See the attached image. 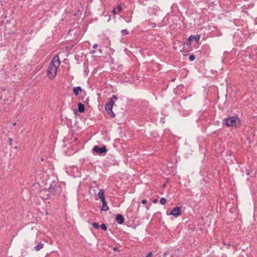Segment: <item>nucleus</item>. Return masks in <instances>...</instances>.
<instances>
[{"mask_svg": "<svg viewBox=\"0 0 257 257\" xmlns=\"http://www.w3.org/2000/svg\"><path fill=\"white\" fill-rule=\"evenodd\" d=\"M78 110L80 113H83L85 110L84 105L81 102L78 104Z\"/></svg>", "mask_w": 257, "mask_h": 257, "instance_id": "10", "label": "nucleus"}, {"mask_svg": "<svg viewBox=\"0 0 257 257\" xmlns=\"http://www.w3.org/2000/svg\"><path fill=\"white\" fill-rule=\"evenodd\" d=\"M92 225L95 228H98L99 226L98 223L97 222H93Z\"/></svg>", "mask_w": 257, "mask_h": 257, "instance_id": "19", "label": "nucleus"}, {"mask_svg": "<svg viewBox=\"0 0 257 257\" xmlns=\"http://www.w3.org/2000/svg\"><path fill=\"white\" fill-rule=\"evenodd\" d=\"M195 56L194 55H191L189 56V59L190 61H193L195 60Z\"/></svg>", "mask_w": 257, "mask_h": 257, "instance_id": "18", "label": "nucleus"}, {"mask_svg": "<svg viewBox=\"0 0 257 257\" xmlns=\"http://www.w3.org/2000/svg\"><path fill=\"white\" fill-rule=\"evenodd\" d=\"M44 243L42 242L39 243V244L34 247V249L38 251L44 247Z\"/></svg>", "mask_w": 257, "mask_h": 257, "instance_id": "12", "label": "nucleus"}, {"mask_svg": "<svg viewBox=\"0 0 257 257\" xmlns=\"http://www.w3.org/2000/svg\"><path fill=\"white\" fill-rule=\"evenodd\" d=\"M60 62L59 57L58 56L56 55L53 57L52 61L50 64H52L53 65H56L58 67L60 65Z\"/></svg>", "mask_w": 257, "mask_h": 257, "instance_id": "8", "label": "nucleus"}, {"mask_svg": "<svg viewBox=\"0 0 257 257\" xmlns=\"http://www.w3.org/2000/svg\"><path fill=\"white\" fill-rule=\"evenodd\" d=\"M117 96L115 95H113L112 97L109 99V102L105 105V109L106 111L111 117H114L115 116V115L112 111V109L114 102L117 100Z\"/></svg>", "mask_w": 257, "mask_h": 257, "instance_id": "3", "label": "nucleus"}, {"mask_svg": "<svg viewBox=\"0 0 257 257\" xmlns=\"http://www.w3.org/2000/svg\"><path fill=\"white\" fill-rule=\"evenodd\" d=\"M62 191V187L58 184L57 181L52 182L47 190H44L42 193H45L47 195L46 199H50L51 196H58Z\"/></svg>", "mask_w": 257, "mask_h": 257, "instance_id": "1", "label": "nucleus"}, {"mask_svg": "<svg viewBox=\"0 0 257 257\" xmlns=\"http://www.w3.org/2000/svg\"><path fill=\"white\" fill-rule=\"evenodd\" d=\"M16 124V122H14V123H13V125H15Z\"/></svg>", "mask_w": 257, "mask_h": 257, "instance_id": "32", "label": "nucleus"}, {"mask_svg": "<svg viewBox=\"0 0 257 257\" xmlns=\"http://www.w3.org/2000/svg\"><path fill=\"white\" fill-rule=\"evenodd\" d=\"M112 13L114 14V15H115L116 14V9H114L112 10Z\"/></svg>", "mask_w": 257, "mask_h": 257, "instance_id": "27", "label": "nucleus"}, {"mask_svg": "<svg viewBox=\"0 0 257 257\" xmlns=\"http://www.w3.org/2000/svg\"><path fill=\"white\" fill-rule=\"evenodd\" d=\"M121 33L122 35L123 36L126 35L128 34V32L126 29L122 30L121 31Z\"/></svg>", "mask_w": 257, "mask_h": 257, "instance_id": "17", "label": "nucleus"}, {"mask_svg": "<svg viewBox=\"0 0 257 257\" xmlns=\"http://www.w3.org/2000/svg\"><path fill=\"white\" fill-rule=\"evenodd\" d=\"M230 246H231V244H230V243H229L228 244H227V246H228V247H229Z\"/></svg>", "mask_w": 257, "mask_h": 257, "instance_id": "31", "label": "nucleus"}, {"mask_svg": "<svg viewBox=\"0 0 257 257\" xmlns=\"http://www.w3.org/2000/svg\"><path fill=\"white\" fill-rule=\"evenodd\" d=\"M170 214L175 217L180 216L181 214V207H175L171 211Z\"/></svg>", "mask_w": 257, "mask_h": 257, "instance_id": "6", "label": "nucleus"}, {"mask_svg": "<svg viewBox=\"0 0 257 257\" xmlns=\"http://www.w3.org/2000/svg\"><path fill=\"white\" fill-rule=\"evenodd\" d=\"M152 255V252H150L149 253H148L147 254V255H146V257H151Z\"/></svg>", "mask_w": 257, "mask_h": 257, "instance_id": "24", "label": "nucleus"}, {"mask_svg": "<svg viewBox=\"0 0 257 257\" xmlns=\"http://www.w3.org/2000/svg\"><path fill=\"white\" fill-rule=\"evenodd\" d=\"M115 220L119 224H122L124 221L123 216L119 214L116 215Z\"/></svg>", "mask_w": 257, "mask_h": 257, "instance_id": "9", "label": "nucleus"}, {"mask_svg": "<svg viewBox=\"0 0 257 257\" xmlns=\"http://www.w3.org/2000/svg\"><path fill=\"white\" fill-rule=\"evenodd\" d=\"M168 254V252L166 251L165 252H164V254H163V256L165 257L167 255V254Z\"/></svg>", "mask_w": 257, "mask_h": 257, "instance_id": "29", "label": "nucleus"}, {"mask_svg": "<svg viewBox=\"0 0 257 257\" xmlns=\"http://www.w3.org/2000/svg\"><path fill=\"white\" fill-rule=\"evenodd\" d=\"M172 81H175V79H173L172 80Z\"/></svg>", "mask_w": 257, "mask_h": 257, "instance_id": "34", "label": "nucleus"}, {"mask_svg": "<svg viewBox=\"0 0 257 257\" xmlns=\"http://www.w3.org/2000/svg\"><path fill=\"white\" fill-rule=\"evenodd\" d=\"M82 91L81 87L80 86L75 87L73 88V92L75 96L79 94V92Z\"/></svg>", "mask_w": 257, "mask_h": 257, "instance_id": "11", "label": "nucleus"}, {"mask_svg": "<svg viewBox=\"0 0 257 257\" xmlns=\"http://www.w3.org/2000/svg\"><path fill=\"white\" fill-rule=\"evenodd\" d=\"M239 118L236 116H232L223 119V124L227 126L237 127L240 124Z\"/></svg>", "mask_w": 257, "mask_h": 257, "instance_id": "2", "label": "nucleus"}, {"mask_svg": "<svg viewBox=\"0 0 257 257\" xmlns=\"http://www.w3.org/2000/svg\"><path fill=\"white\" fill-rule=\"evenodd\" d=\"M8 141H9V145L12 146V142H13V139L12 138H9Z\"/></svg>", "mask_w": 257, "mask_h": 257, "instance_id": "20", "label": "nucleus"}, {"mask_svg": "<svg viewBox=\"0 0 257 257\" xmlns=\"http://www.w3.org/2000/svg\"><path fill=\"white\" fill-rule=\"evenodd\" d=\"M200 38V35H191L189 37V38L186 40L185 43L186 45H190V42L191 41H195L196 42H198Z\"/></svg>", "mask_w": 257, "mask_h": 257, "instance_id": "5", "label": "nucleus"}, {"mask_svg": "<svg viewBox=\"0 0 257 257\" xmlns=\"http://www.w3.org/2000/svg\"><path fill=\"white\" fill-rule=\"evenodd\" d=\"M246 174L247 175H249V172H246Z\"/></svg>", "mask_w": 257, "mask_h": 257, "instance_id": "33", "label": "nucleus"}, {"mask_svg": "<svg viewBox=\"0 0 257 257\" xmlns=\"http://www.w3.org/2000/svg\"><path fill=\"white\" fill-rule=\"evenodd\" d=\"M97 196L99 198H101L104 197V190L102 189L99 190Z\"/></svg>", "mask_w": 257, "mask_h": 257, "instance_id": "13", "label": "nucleus"}, {"mask_svg": "<svg viewBox=\"0 0 257 257\" xmlns=\"http://www.w3.org/2000/svg\"><path fill=\"white\" fill-rule=\"evenodd\" d=\"M96 52V51L94 49L92 51V54H94L95 52Z\"/></svg>", "mask_w": 257, "mask_h": 257, "instance_id": "30", "label": "nucleus"}, {"mask_svg": "<svg viewBox=\"0 0 257 257\" xmlns=\"http://www.w3.org/2000/svg\"><path fill=\"white\" fill-rule=\"evenodd\" d=\"M109 209V207L106 203V202H103L102 203V205L101 208V210L102 211H107Z\"/></svg>", "mask_w": 257, "mask_h": 257, "instance_id": "14", "label": "nucleus"}, {"mask_svg": "<svg viewBox=\"0 0 257 257\" xmlns=\"http://www.w3.org/2000/svg\"><path fill=\"white\" fill-rule=\"evenodd\" d=\"M142 203L143 204H145L146 203H147V200L146 199H143L142 200Z\"/></svg>", "mask_w": 257, "mask_h": 257, "instance_id": "25", "label": "nucleus"}, {"mask_svg": "<svg viewBox=\"0 0 257 257\" xmlns=\"http://www.w3.org/2000/svg\"><path fill=\"white\" fill-rule=\"evenodd\" d=\"M167 202V200L165 198H161V199L160 200V203L162 204V205H164Z\"/></svg>", "mask_w": 257, "mask_h": 257, "instance_id": "15", "label": "nucleus"}, {"mask_svg": "<svg viewBox=\"0 0 257 257\" xmlns=\"http://www.w3.org/2000/svg\"><path fill=\"white\" fill-rule=\"evenodd\" d=\"M101 200V202L102 203H103V202H106V201H105V196L104 197H102L101 198H100Z\"/></svg>", "mask_w": 257, "mask_h": 257, "instance_id": "23", "label": "nucleus"}, {"mask_svg": "<svg viewBox=\"0 0 257 257\" xmlns=\"http://www.w3.org/2000/svg\"><path fill=\"white\" fill-rule=\"evenodd\" d=\"M57 67L58 66L53 65L52 64H49L47 69V75L50 79L53 78L56 75Z\"/></svg>", "mask_w": 257, "mask_h": 257, "instance_id": "4", "label": "nucleus"}, {"mask_svg": "<svg viewBox=\"0 0 257 257\" xmlns=\"http://www.w3.org/2000/svg\"><path fill=\"white\" fill-rule=\"evenodd\" d=\"M98 45L97 44H94L93 45V48L94 49H95L97 48Z\"/></svg>", "mask_w": 257, "mask_h": 257, "instance_id": "26", "label": "nucleus"}, {"mask_svg": "<svg viewBox=\"0 0 257 257\" xmlns=\"http://www.w3.org/2000/svg\"><path fill=\"white\" fill-rule=\"evenodd\" d=\"M93 151L99 154H102L106 152V148L105 147L99 148L97 146H95L93 148Z\"/></svg>", "mask_w": 257, "mask_h": 257, "instance_id": "7", "label": "nucleus"}, {"mask_svg": "<svg viewBox=\"0 0 257 257\" xmlns=\"http://www.w3.org/2000/svg\"><path fill=\"white\" fill-rule=\"evenodd\" d=\"M101 200V202L102 203H103V202H106V201H105V196L104 197H102L101 198H100Z\"/></svg>", "mask_w": 257, "mask_h": 257, "instance_id": "22", "label": "nucleus"}, {"mask_svg": "<svg viewBox=\"0 0 257 257\" xmlns=\"http://www.w3.org/2000/svg\"><path fill=\"white\" fill-rule=\"evenodd\" d=\"M101 229H102L104 231H105L107 230V226L104 223H102L100 226Z\"/></svg>", "mask_w": 257, "mask_h": 257, "instance_id": "16", "label": "nucleus"}, {"mask_svg": "<svg viewBox=\"0 0 257 257\" xmlns=\"http://www.w3.org/2000/svg\"><path fill=\"white\" fill-rule=\"evenodd\" d=\"M116 10H117L118 11H120L121 10V7L120 5L118 6L117 8L115 9Z\"/></svg>", "mask_w": 257, "mask_h": 257, "instance_id": "21", "label": "nucleus"}, {"mask_svg": "<svg viewBox=\"0 0 257 257\" xmlns=\"http://www.w3.org/2000/svg\"><path fill=\"white\" fill-rule=\"evenodd\" d=\"M158 202V200L157 199H155L153 200V202L156 203Z\"/></svg>", "mask_w": 257, "mask_h": 257, "instance_id": "28", "label": "nucleus"}]
</instances>
